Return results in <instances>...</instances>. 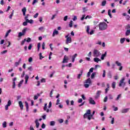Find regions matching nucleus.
<instances>
[{
	"instance_id": "f257e3e1",
	"label": "nucleus",
	"mask_w": 130,
	"mask_h": 130,
	"mask_svg": "<svg viewBox=\"0 0 130 130\" xmlns=\"http://www.w3.org/2000/svg\"><path fill=\"white\" fill-rule=\"evenodd\" d=\"M83 118L87 119L88 120H91L94 119L93 118V115H91V110H87L86 113L83 115Z\"/></svg>"
},
{
	"instance_id": "f03ea898",
	"label": "nucleus",
	"mask_w": 130,
	"mask_h": 130,
	"mask_svg": "<svg viewBox=\"0 0 130 130\" xmlns=\"http://www.w3.org/2000/svg\"><path fill=\"white\" fill-rule=\"evenodd\" d=\"M99 30L101 31H104L107 29V24L105 22H101L99 25Z\"/></svg>"
},
{
	"instance_id": "7ed1b4c3",
	"label": "nucleus",
	"mask_w": 130,
	"mask_h": 130,
	"mask_svg": "<svg viewBox=\"0 0 130 130\" xmlns=\"http://www.w3.org/2000/svg\"><path fill=\"white\" fill-rule=\"evenodd\" d=\"M91 83L92 81L91 80V79H87L84 81V87H85L86 88H88V87L90 86V85H91Z\"/></svg>"
},
{
	"instance_id": "20e7f679",
	"label": "nucleus",
	"mask_w": 130,
	"mask_h": 130,
	"mask_svg": "<svg viewBox=\"0 0 130 130\" xmlns=\"http://www.w3.org/2000/svg\"><path fill=\"white\" fill-rule=\"evenodd\" d=\"M101 55V53L99 51V50L97 49H94L93 51V56L94 57H99Z\"/></svg>"
},
{
	"instance_id": "39448f33",
	"label": "nucleus",
	"mask_w": 130,
	"mask_h": 130,
	"mask_svg": "<svg viewBox=\"0 0 130 130\" xmlns=\"http://www.w3.org/2000/svg\"><path fill=\"white\" fill-rule=\"evenodd\" d=\"M65 37H66V38H67L66 42V44H69L70 43H72V37H69V35L66 36Z\"/></svg>"
},
{
	"instance_id": "423d86ee",
	"label": "nucleus",
	"mask_w": 130,
	"mask_h": 130,
	"mask_svg": "<svg viewBox=\"0 0 130 130\" xmlns=\"http://www.w3.org/2000/svg\"><path fill=\"white\" fill-rule=\"evenodd\" d=\"M12 105V101L9 100L7 102V104L5 106V109L6 111L9 110V107Z\"/></svg>"
},
{
	"instance_id": "0eeeda50",
	"label": "nucleus",
	"mask_w": 130,
	"mask_h": 130,
	"mask_svg": "<svg viewBox=\"0 0 130 130\" xmlns=\"http://www.w3.org/2000/svg\"><path fill=\"white\" fill-rule=\"evenodd\" d=\"M125 78L123 77L122 79L120 81V83L119 84V87H124L125 86V83L124 82Z\"/></svg>"
},
{
	"instance_id": "6e6552de",
	"label": "nucleus",
	"mask_w": 130,
	"mask_h": 130,
	"mask_svg": "<svg viewBox=\"0 0 130 130\" xmlns=\"http://www.w3.org/2000/svg\"><path fill=\"white\" fill-rule=\"evenodd\" d=\"M56 105H58L59 108H62L63 107V106L60 104V100L59 99H58L56 102Z\"/></svg>"
},
{
	"instance_id": "1a4fd4ad",
	"label": "nucleus",
	"mask_w": 130,
	"mask_h": 130,
	"mask_svg": "<svg viewBox=\"0 0 130 130\" xmlns=\"http://www.w3.org/2000/svg\"><path fill=\"white\" fill-rule=\"evenodd\" d=\"M88 101L89 102V104H91V105H95V104H96V102L92 98H89Z\"/></svg>"
},
{
	"instance_id": "9d476101",
	"label": "nucleus",
	"mask_w": 130,
	"mask_h": 130,
	"mask_svg": "<svg viewBox=\"0 0 130 130\" xmlns=\"http://www.w3.org/2000/svg\"><path fill=\"white\" fill-rule=\"evenodd\" d=\"M101 93H102V91H101V90H98L96 92V95L94 96L95 99H98V98L100 97V95H101Z\"/></svg>"
},
{
	"instance_id": "9b49d317",
	"label": "nucleus",
	"mask_w": 130,
	"mask_h": 130,
	"mask_svg": "<svg viewBox=\"0 0 130 130\" xmlns=\"http://www.w3.org/2000/svg\"><path fill=\"white\" fill-rule=\"evenodd\" d=\"M69 61V57L67 56V55L64 56V58L62 61V63H67Z\"/></svg>"
},
{
	"instance_id": "f8f14e48",
	"label": "nucleus",
	"mask_w": 130,
	"mask_h": 130,
	"mask_svg": "<svg viewBox=\"0 0 130 130\" xmlns=\"http://www.w3.org/2000/svg\"><path fill=\"white\" fill-rule=\"evenodd\" d=\"M18 105L20 108V110H23L24 109V105H23V103L22 102V101H19L18 102Z\"/></svg>"
},
{
	"instance_id": "ddd939ff",
	"label": "nucleus",
	"mask_w": 130,
	"mask_h": 130,
	"mask_svg": "<svg viewBox=\"0 0 130 130\" xmlns=\"http://www.w3.org/2000/svg\"><path fill=\"white\" fill-rule=\"evenodd\" d=\"M16 81H17V78H14L13 79L12 88L13 89H15L16 88Z\"/></svg>"
},
{
	"instance_id": "4468645a",
	"label": "nucleus",
	"mask_w": 130,
	"mask_h": 130,
	"mask_svg": "<svg viewBox=\"0 0 130 130\" xmlns=\"http://www.w3.org/2000/svg\"><path fill=\"white\" fill-rule=\"evenodd\" d=\"M44 111H46L48 113L50 111V110L49 109H47V104L45 103V106L44 107Z\"/></svg>"
},
{
	"instance_id": "2eb2a0df",
	"label": "nucleus",
	"mask_w": 130,
	"mask_h": 130,
	"mask_svg": "<svg viewBox=\"0 0 130 130\" xmlns=\"http://www.w3.org/2000/svg\"><path fill=\"white\" fill-rule=\"evenodd\" d=\"M21 61H22V59L19 58L17 62H15V63H14L15 67H18V66H19L20 63H21Z\"/></svg>"
},
{
	"instance_id": "dca6fc26",
	"label": "nucleus",
	"mask_w": 130,
	"mask_h": 130,
	"mask_svg": "<svg viewBox=\"0 0 130 130\" xmlns=\"http://www.w3.org/2000/svg\"><path fill=\"white\" fill-rule=\"evenodd\" d=\"M93 61H94V62H96V63H98L99 61H101V59L98 58V57H95L93 58Z\"/></svg>"
},
{
	"instance_id": "f3484780",
	"label": "nucleus",
	"mask_w": 130,
	"mask_h": 130,
	"mask_svg": "<svg viewBox=\"0 0 130 130\" xmlns=\"http://www.w3.org/2000/svg\"><path fill=\"white\" fill-rule=\"evenodd\" d=\"M21 12H22L23 16H26V12H27L26 7H23L21 10Z\"/></svg>"
},
{
	"instance_id": "a211bd4d",
	"label": "nucleus",
	"mask_w": 130,
	"mask_h": 130,
	"mask_svg": "<svg viewBox=\"0 0 130 130\" xmlns=\"http://www.w3.org/2000/svg\"><path fill=\"white\" fill-rule=\"evenodd\" d=\"M106 55H107V52H105L104 54L102 55L101 59H102V60H104V58L106 57Z\"/></svg>"
},
{
	"instance_id": "6ab92c4d",
	"label": "nucleus",
	"mask_w": 130,
	"mask_h": 130,
	"mask_svg": "<svg viewBox=\"0 0 130 130\" xmlns=\"http://www.w3.org/2000/svg\"><path fill=\"white\" fill-rule=\"evenodd\" d=\"M83 76V71H81L80 74L77 75V79L80 80L81 79V76Z\"/></svg>"
},
{
	"instance_id": "aec40b11",
	"label": "nucleus",
	"mask_w": 130,
	"mask_h": 130,
	"mask_svg": "<svg viewBox=\"0 0 130 130\" xmlns=\"http://www.w3.org/2000/svg\"><path fill=\"white\" fill-rule=\"evenodd\" d=\"M129 110V109L127 108V109H123L121 110V112L122 113H126Z\"/></svg>"
},
{
	"instance_id": "412c9836",
	"label": "nucleus",
	"mask_w": 130,
	"mask_h": 130,
	"mask_svg": "<svg viewBox=\"0 0 130 130\" xmlns=\"http://www.w3.org/2000/svg\"><path fill=\"white\" fill-rule=\"evenodd\" d=\"M55 35H58V31L56 29L54 30L52 34V37H54Z\"/></svg>"
},
{
	"instance_id": "4be33fe9",
	"label": "nucleus",
	"mask_w": 130,
	"mask_h": 130,
	"mask_svg": "<svg viewBox=\"0 0 130 130\" xmlns=\"http://www.w3.org/2000/svg\"><path fill=\"white\" fill-rule=\"evenodd\" d=\"M24 79L25 80V84H27L28 83V80L29 79V76L28 75H25Z\"/></svg>"
},
{
	"instance_id": "5701e85b",
	"label": "nucleus",
	"mask_w": 130,
	"mask_h": 130,
	"mask_svg": "<svg viewBox=\"0 0 130 130\" xmlns=\"http://www.w3.org/2000/svg\"><path fill=\"white\" fill-rule=\"evenodd\" d=\"M78 54L77 53L75 54L73 56H72V61L73 62H75V59L77 57Z\"/></svg>"
},
{
	"instance_id": "b1692460",
	"label": "nucleus",
	"mask_w": 130,
	"mask_h": 130,
	"mask_svg": "<svg viewBox=\"0 0 130 130\" xmlns=\"http://www.w3.org/2000/svg\"><path fill=\"white\" fill-rule=\"evenodd\" d=\"M25 107L26 108V111L28 112L29 111V104H28V102H25Z\"/></svg>"
},
{
	"instance_id": "393cba45",
	"label": "nucleus",
	"mask_w": 130,
	"mask_h": 130,
	"mask_svg": "<svg viewBox=\"0 0 130 130\" xmlns=\"http://www.w3.org/2000/svg\"><path fill=\"white\" fill-rule=\"evenodd\" d=\"M35 123H36V127L37 128H38V127H39V125H40V123H39V121H38V119L36 120L35 121Z\"/></svg>"
},
{
	"instance_id": "a878e982",
	"label": "nucleus",
	"mask_w": 130,
	"mask_h": 130,
	"mask_svg": "<svg viewBox=\"0 0 130 130\" xmlns=\"http://www.w3.org/2000/svg\"><path fill=\"white\" fill-rule=\"evenodd\" d=\"M108 15L110 17V18H112V15H111V10L109 9L108 11Z\"/></svg>"
},
{
	"instance_id": "bb28decb",
	"label": "nucleus",
	"mask_w": 130,
	"mask_h": 130,
	"mask_svg": "<svg viewBox=\"0 0 130 130\" xmlns=\"http://www.w3.org/2000/svg\"><path fill=\"white\" fill-rule=\"evenodd\" d=\"M27 30H28V28L25 27L23 29L21 32H22L23 35H25V34H26V32L27 31Z\"/></svg>"
},
{
	"instance_id": "cd10ccee",
	"label": "nucleus",
	"mask_w": 130,
	"mask_h": 130,
	"mask_svg": "<svg viewBox=\"0 0 130 130\" xmlns=\"http://www.w3.org/2000/svg\"><path fill=\"white\" fill-rule=\"evenodd\" d=\"M26 22H27V23H29V24H33L34 23V20L32 19H26Z\"/></svg>"
},
{
	"instance_id": "c85d7f7f",
	"label": "nucleus",
	"mask_w": 130,
	"mask_h": 130,
	"mask_svg": "<svg viewBox=\"0 0 130 130\" xmlns=\"http://www.w3.org/2000/svg\"><path fill=\"white\" fill-rule=\"evenodd\" d=\"M124 41H125V38H121L120 40V42L121 44H122L124 43Z\"/></svg>"
},
{
	"instance_id": "c756f323",
	"label": "nucleus",
	"mask_w": 130,
	"mask_h": 130,
	"mask_svg": "<svg viewBox=\"0 0 130 130\" xmlns=\"http://www.w3.org/2000/svg\"><path fill=\"white\" fill-rule=\"evenodd\" d=\"M11 32H12V30H11V29L8 30L7 31V32H6L5 37H8V36H9V34H10V33H11Z\"/></svg>"
},
{
	"instance_id": "7c9ffc66",
	"label": "nucleus",
	"mask_w": 130,
	"mask_h": 130,
	"mask_svg": "<svg viewBox=\"0 0 130 130\" xmlns=\"http://www.w3.org/2000/svg\"><path fill=\"white\" fill-rule=\"evenodd\" d=\"M90 31V26L87 25L86 26V32L87 34H89V32Z\"/></svg>"
},
{
	"instance_id": "2f4dec72",
	"label": "nucleus",
	"mask_w": 130,
	"mask_h": 130,
	"mask_svg": "<svg viewBox=\"0 0 130 130\" xmlns=\"http://www.w3.org/2000/svg\"><path fill=\"white\" fill-rule=\"evenodd\" d=\"M55 125V121H50V125H51V126H53V125Z\"/></svg>"
},
{
	"instance_id": "473e14b6",
	"label": "nucleus",
	"mask_w": 130,
	"mask_h": 130,
	"mask_svg": "<svg viewBox=\"0 0 130 130\" xmlns=\"http://www.w3.org/2000/svg\"><path fill=\"white\" fill-rule=\"evenodd\" d=\"M39 96H40V95L38 93L37 94V95H34V100H37V99H38Z\"/></svg>"
},
{
	"instance_id": "72a5a7b5",
	"label": "nucleus",
	"mask_w": 130,
	"mask_h": 130,
	"mask_svg": "<svg viewBox=\"0 0 130 130\" xmlns=\"http://www.w3.org/2000/svg\"><path fill=\"white\" fill-rule=\"evenodd\" d=\"M115 63L118 67H121V63L119 62V61H116Z\"/></svg>"
},
{
	"instance_id": "f704fd0d",
	"label": "nucleus",
	"mask_w": 130,
	"mask_h": 130,
	"mask_svg": "<svg viewBox=\"0 0 130 130\" xmlns=\"http://www.w3.org/2000/svg\"><path fill=\"white\" fill-rule=\"evenodd\" d=\"M101 6H102V7H105V6H106V0H104L102 2Z\"/></svg>"
},
{
	"instance_id": "c9c22d12",
	"label": "nucleus",
	"mask_w": 130,
	"mask_h": 130,
	"mask_svg": "<svg viewBox=\"0 0 130 130\" xmlns=\"http://www.w3.org/2000/svg\"><path fill=\"white\" fill-rule=\"evenodd\" d=\"M23 83H24V80H22L21 81H20V82L18 84L19 88H20L21 86H22V84H23Z\"/></svg>"
},
{
	"instance_id": "e433bc0d",
	"label": "nucleus",
	"mask_w": 130,
	"mask_h": 130,
	"mask_svg": "<svg viewBox=\"0 0 130 130\" xmlns=\"http://www.w3.org/2000/svg\"><path fill=\"white\" fill-rule=\"evenodd\" d=\"M116 85V83L115 82H113L112 84V87L113 89H115V86Z\"/></svg>"
},
{
	"instance_id": "4c0bfd02",
	"label": "nucleus",
	"mask_w": 130,
	"mask_h": 130,
	"mask_svg": "<svg viewBox=\"0 0 130 130\" xmlns=\"http://www.w3.org/2000/svg\"><path fill=\"white\" fill-rule=\"evenodd\" d=\"M129 34H130V29H127L126 31L125 35H126V36H128V35H129Z\"/></svg>"
},
{
	"instance_id": "58836bf2",
	"label": "nucleus",
	"mask_w": 130,
	"mask_h": 130,
	"mask_svg": "<svg viewBox=\"0 0 130 130\" xmlns=\"http://www.w3.org/2000/svg\"><path fill=\"white\" fill-rule=\"evenodd\" d=\"M3 127L5 128L7 127V122L6 121H4L3 124H2Z\"/></svg>"
},
{
	"instance_id": "ea45409f",
	"label": "nucleus",
	"mask_w": 130,
	"mask_h": 130,
	"mask_svg": "<svg viewBox=\"0 0 130 130\" xmlns=\"http://www.w3.org/2000/svg\"><path fill=\"white\" fill-rule=\"evenodd\" d=\"M42 49L44 50L45 49V43L43 42L42 45Z\"/></svg>"
},
{
	"instance_id": "a19ab883",
	"label": "nucleus",
	"mask_w": 130,
	"mask_h": 130,
	"mask_svg": "<svg viewBox=\"0 0 130 130\" xmlns=\"http://www.w3.org/2000/svg\"><path fill=\"white\" fill-rule=\"evenodd\" d=\"M13 16H14V10L12 11L11 15L9 16L10 19H12V18H13Z\"/></svg>"
},
{
	"instance_id": "79ce46f5",
	"label": "nucleus",
	"mask_w": 130,
	"mask_h": 130,
	"mask_svg": "<svg viewBox=\"0 0 130 130\" xmlns=\"http://www.w3.org/2000/svg\"><path fill=\"white\" fill-rule=\"evenodd\" d=\"M39 56H40V59H42L43 58H44V57L42 56V53L41 52L39 53Z\"/></svg>"
},
{
	"instance_id": "37998d69",
	"label": "nucleus",
	"mask_w": 130,
	"mask_h": 130,
	"mask_svg": "<svg viewBox=\"0 0 130 130\" xmlns=\"http://www.w3.org/2000/svg\"><path fill=\"white\" fill-rule=\"evenodd\" d=\"M112 108H114V111H117L118 110V108L114 106H112Z\"/></svg>"
},
{
	"instance_id": "c03bdc74",
	"label": "nucleus",
	"mask_w": 130,
	"mask_h": 130,
	"mask_svg": "<svg viewBox=\"0 0 130 130\" xmlns=\"http://www.w3.org/2000/svg\"><path fill=\"white\" fill-rule=\"evenodd\" d=\"M41 46V44H40V43H39L38 44V51H39V50H40Z\"/></svg>"
},
{
	"instance_id": "a18cd8bd",
	"label": "nucleus",
	"mask_w": 130,
	"mask_h": 130,
	"mask_svg": "<svg viewBox=\"0 0 130 130\" xmlns=\"http://www.w3.org/2000/svg\"><path fill=\"white\" fill-rule=\"evenodd\" d=\"M24 35H24L23 33H22V32H20L18 34V37H21L22 36H24Z\"/></svg>"
},
{
	"instance_id": "49530a36",
	"label": "nucleus",
	"mask_w": 130,
	"mask_h": 130,
	"mask_svg": "<svg viewBox=\"0 0 130 130\" xmlns=\"http://www.w3.org/2000/svg\"><path fill=\"white\" fill-rule=\"evenodd\" d=\"M96 75V73L93 72L92 73L91 76V79H94V77H95V75Z\"/></svg>"
},
{
	"instance_id": "de8ad7c7",
	"label": "nucleus",
	"mask_w": 130,
	"mask_h": 130,
	"mask_svg": "<svg viewBox=\"0 0 130 130\" xmlns=\"http://www.w3.org/2000/svg\"><path fill=\"white\" fill-rule=\"evenodd\" d=\"M46 79L45 78H43L41 80V83H46Z\"/></svg>"
},
{
	"instance_id": "09e8293b",
	"label": "nucleus",
	"mask_w": 130,
	"mask_h": 130,
	"mask_svg": "<svg viewBox=\"0 0 130 130\" xmlns=\"http://www.w3.org/2000/svg\"><path fill=\"white\" fill-rule=\"evenodd\" d=\"M69 27L72 28L73 27V20H71L69 23Z\"/></svg>"
},
{
	"instance_id": "8fccbe9b",
	"label": "nucleus",
	"mask_w": 130,
	"mask_h": 130,
	"mask_svg": "<svg viewBox=\"0 0 130 130\" xmlns=\"http://www.w3.org/2000/svg\"><path fill=\"white\" fill-rule=\"evenodd\" d=\"M72 19L73 21H77V20H78V17H77V16H74Z\"/></svg>"
},
{
	"instance_id": "3c124183",
	"label": "nucleus",
	"mask_w": 130,
	"mask_h": 130,
	"mask_svg": "<svg viewBox=\"0 0 130 130\" xmlns=\"http://www.w3.org/2000/svg\"><path fill=\"white\" fill-rule=\"evenodd\" d=\"M32 46H33L32 44H30L28 47V50H31V49H32Z\"/></svg>"
},
{
	"instance_id": "603ef678",
	"label": "nucleus",
	"mask_w": 130,
	"mask_h": 130,
	"mask_svg": "<svg viewBox=\"0 0 130 130\" xmlns=\"http://www.w3.org/2000/svg\"><path fill=\"white\" fill-rule=\"evenodd\" d=\"M25 42H26V39H24V40L21 41V45H24Z\"/></svg>"
},
{
	"instance_id": "864d4df0",
	"label": "nucleus",
	"mask_w": 130,
	"mask_h": 130,
	"mask_svg": "<svg viewBox=\"0 0 130 130\" xmlns=\"http://www.w3.org/2000/svg\"><path fill=\"white\" fill-rule=\"evenodd\" d=\"M98 68H101V66H100V65H95L94 68V70H96L97 69H98Z\"/></svg>"
},
{
	"instance_id": "5fc2aeb1",
	"label": "nucleus",
	"mask_w": 130,
	"mask_h": 130,
	"mask_svg": "<svg viewBox=\"0 0 130 130\" xmlns=\"http://www.w3.org/2000/svg\"><path fill=\"white\" fill-rule=\"evenodd\" d=\"M26 42L28 43L31 42V38H27V39H26Z\"/></svg>"
},
{
	"instance_id": "6e6d98bb",
	"label": "nucleus",
	"mask_w": 130,
	"mask_h": 130,
	"mask_svg": "<svg viewBox=\"0 0 130 130\" xmlns=\"http://www.w3.org/2000/svg\"><path fill=\"white\" fill-rule=\"evenodd\" d=\"M36 3H38V0H34L32 3V5L34 6Z\"/></svg>"
},
{
	"instance_id": "4d7b16f0",
	"label": "nucleus",
	"mask_w": 130,
	"mask_h": 130,
	"mask_svg": "<svg viewBox=\"0 0 130 130\" xmlns=\"http://www.w3.org/2000/svg\"><path fill=\"white\" fill-rule=\"evenodd\" d=\"M32 61H33V58L30 57L28 58V62H32Z\"/></svg>"
},
{
	"instance_id": "13d9d810",
	"label": "nucleus",
	"mask_w": 130,
	"mask_h": 130,
	"mask_svg": "<svg viewBox=\"0 0 130 130\" xmlns=\"http://www.w3.org/2000/svg\"><path fill=\"white\" fill-rule=\"evenodd\" d=\"M28 70L30 72H32V71H33V68L32 67V66H30V67L28 68Z\"/></svg>"
},
{
	"instance_id": "bf43d9fd",
	"label": "nucleus",
	"mask_w": 130,
	"mask_h": 130,
	"mask_svg": "<svg viewBox=\"0 0 130 130\" xmlns=\"http://www.w3.org/2000/svg\"><path fill=\"white\" fill-rule=\"evenodd\" d=\"M89 34L90 35H93V34H94V30H91L90 31H89Z\"/></svg>"
},
{
	"instance_id": "052dcab7",
	"label": "nucleus",
	"mask_w": 130,
	"mask_h": 130,
	"mask_svg": "<svg viewBox=\"0 0 130 130\" xmlns=\"http://www.w3.org/2000/svg\"><path fill=\"white\" fill-rule=\"evenodd\" d=\"M121 97V94L118 95L117 98L116 99V100L118 101L119 100V99Z\"/></svg>"
},
{
	"instance_id": "680f3d73",
	"label": "nucleus",
	"mask_w": 130,
	"mask_h": 130,
	"mask_svg": "<svg viewBox=\"0 0 130 130\" xmlns=\"http://www.w3.org/2000/svg\"><path fill=\"white\" fill-rule=\"evenodd\" d=\"M7 52H8L7 50H4L3 52H1V54H5L7 53Z\"/></svg>"
},
{
	"instance_id": "e2e57ef3",
	"label": "nucleus",
	"mask_w": 130,
	"mask_h": 130,
	"mask_svg": "<svg viewBox=\"0 0 130 130\" xmlns=\"http://www.w3.org/2000/svg\"><path fill=\"white\" fill-rule=\"evenodd\" d=\"M106 74V71L105 70L103 71V77L105 78V75Z\"/></svg>"
},
{
	"instance_id": "0e129e2a",
	"label": "nucleus",
	"mask_w": 130,
	"mask_h": 130,
	"mask_svg": "<svg viewBox=\"0 0 130 130\" xmlns=\"http://www.w3.org/2000/svg\"><path fill=\"white\" fill-rule=\"evenodd\" d=\"M58 121L59 122V123H62V122H63V119H58Z\"/></svg>"
},
{
	"instance_id": "69168bd1",
	"label": "nucleus",
	"mask_w": 130,
	"mask_h": 130,
	"mask_svg": "<svg viewBox=\"0 0 130 130\" xmlns=\"http://www.w3.org/2000/svg\"><path fill=\"white\" fill-rule=\"evenodd\" d=\"M56 17V14H54L52 15L51 20H53Z\"/></svg>"
},
{
	"instance_id": "338daca9",
	"label": "nucleus",
	"mask_w": 130,
	"mask_h": 130,
	"mask_svg": "<svg viewBox=\"0 0 130 130\" xmlns=\"http://www.w3.org/2000/svg\"><path fill=\"white\" fill-rule=\"evenodd\" d=\"M52 105V103H51V102H50L49 103L48 108H51Z\"/></svg>"
},
{
	"instance_id": "774afa93",
	"label": "nucleus",
	"mask_w": 130,
	"mask_h": 130,
	"mask_svg": "<svg viewBox=\"0 0 130 130\" xmlns=\"http://www.w3.org/2000/svg\"><path fill=\"white\" fill-rule=\"evenodd\" d=\"M25 76V71H23L22 72V75H21V78H24V76Z\"/></svg>"
}]
</instances>
